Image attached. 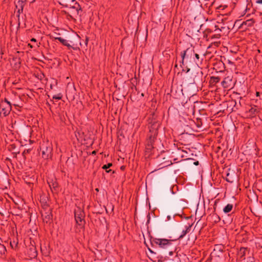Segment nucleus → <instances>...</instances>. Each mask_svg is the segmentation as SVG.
<instances>
[{"mask_svg": "<svg viewBox=\"0 0 262 262\" xmlns=\"http://www.w3.org/2000/svg\"><path fill=\"white\" fill-rule=\"evenodd\" d=\"M55 39L56 40H59L63 45L68 47L69 48H72L74 50H76L77 49V47H75V45L73 44L72 46L70 45L68 41L63 38H62L61 37H55Z\"/></svg>", "mask_w": 262, "mask_h": 262, "instance_id": "9d476101", "label": "nucleus"}, {"mask_svg": "<svg viewBox=\"0 0 262 262\" xmlns=\"http://www.w3.org/2000/svg\"><path fill=\"white\" fill-rule=\"evenodd\" d=\"M242 249H244H244H245V248H241V250H242Z\"/></svg>", "mask_w": 262, "mask_h": 262, "instance_id": "79ce46f5", "label": "nucleus"}, {"mask_svg": "<svg viewBox=\"0 0 262 262\" xmlns=\"http://www.w3.org/2000/svg\"><path fill=\"white\" fill-rule=\"evenodd\" d=\"M0 249L2 251H4L6 250L5 247L3 245H0Z\"/></svg>", "mask_w": 262, "mask_h": 262, "instance_id": "cd10ccee", "label": "nucleus"}, {"mask_svg": "<svg viewBox=\"0 0 262 262\" xmlns=\"http://www.w3.org/2000/svg\"><path fill=\"white\" fill-rule=\"evenodd\" d=\"M92 154L93 155H95L96 154V151L95 150H94L93 151H92Z\"/></svg>", "mask_w": 262, "mask_h": 262, "instance_id": "f704fd0d", "label": "nucleus"}, {"mask_svg": "<svg viewBox=\"0 0 262 262\" xmlns=\"http://www.w3.org/2000/svg\"><path fill=\"white\" fill-rule=\"evenodd\" d=\"M192 53H194V50L190 48H187L186 50L181 52V56L182 60L180 61V66L182 67V65L184 64V59L186 57H188L189 55H192Z\"/></svg>", "mask_w": 262, "mask_h": 262, "instance_id": "0eeeda50", "label": "nucleus"}, {"mask_svg": "<svg viewBox=\"0 0 262 262\" xmlns=\"http://www.w3.org/2000/svg\"><path fill=\"white\" fill-rule=\"evenodd\" d=\"M150 241L152 246H157L166 251L169 256L172 255L177 250V246L174 244L173 240L151 237Z\"/></svg>", "mask_w": 262, "mask_h": 262, "instance_id": "f257e3e1", "label": "nucleus"}, {"mask_svg": "<svg viewBox=\"0 0 262 262\" xmlns=\"http://www.w3.org/2000/svg\"><path fill=\"white\" fill-rule=\"evenodd\" d=\"M167 219L168 221H169V220H170L171 219V216L170 215H168L167 216Z\"/></svg>", "mask_w": 262, "mask_h": 262, "instance_id": "7c9ffc66", "label": "nucleus"}, {"mask_svg": "<svg viewBox=\"0 0 262 262\" xmlns=\"http://www.w3.org/2000/svg\"><path fill=\"white\" fill-rule=\"evenodd\" d=\"M222 85L224 88L230 89L233 87L234 82L232 81L231 77L227 76L222 82Z\"/></svg>", "mask_w": 262, "mask_h": 262, "instance_id": "6e6552de", "label": "nucleus"}, {"mask_svg": "<svg viewBox=\"0 0 262 262\" xmlns=\"http://www.w3.org/2000/svg\"><path fill=\"white\" fill-rule=\"evenodd\" d=\"M259 95H260V93H259V92H256V96H257V97H258V96H259Z\"/></svg>", "mask_w": 262, "mask_h": 262, "instance_id": "72a5a7b5", "label": "nucleus"}, {"mask_svg": "<svg viewBox=\"0 0 262 262\" xmlns=\"http://www.w3.org/2000/svg\"><path fill=\"white\" fill-rule=\"evenodd\" d=\"M31 41H34V42H35L36 40V39L33 38L31 39Z\"/></svg>", "mask_w": 262, "mask_h": 262, "instance_id": "473e14b6", "label": "nucleus"}, {"mask_svg": "<svg viewBox=\"0 0 262 262\" xmlns=\"http://www.w3.org/2000/svg\"><path fill=\"white\" fill-rule=\"evenodd\" d=\"M177 67H178L177 64H175V66H174V67H175V68H177Z\"/></svg>", "mask_w": 262, "mask_h": 262, "instance_id": "58836bf2", "label": "nucleus"}, {"mask_svg": "<svg viewBox=\"0 0 262 262\" xmlns=\"http://www.w3.org/2000/svg\"><path fill=\"white\" fill-rule=\"evenodd\" d=\"M31 249L32 250V254H31L32 257H36L37 255V251L36 250V248H31Z\"/></svg>", "mask_w": 262, "mask_h": 262, "instance_id": "aec40b11", "label": "nucleus"}, {"mask_svg": "<svg viewBox=\"0 0 262 262\" xmlns=\"http://www.w3.org/2000/svg\"><path fill=\"white\" fill-rule=\"evenodd\" d=\"M210 0H201V1L200 0L199 1V2L201 3V5H202V3H204V5L207 7H208V2Z\"/></svg>", "mask_w": 262, "mask_h": 262, "instance_id": "5701e85b", "label": "nucleus"}, {"mask_svg": "<svg viewBox=\"0 0 262 262\" xmlns=\"http://www.w3.org/2000/svg\"><path fill=\"white\" fill-rule=\"evenodd\" d=\"M226 180L227 182L232 183L234 181V178L232 176V173L228 172L226 174Z\"/></svg>", "mask_w": 262, "mask_h": 262, "instance_id": "2eb2a0df", "label": "nucleus"}, {"mask_svg": "<svg viewBox=\"0 0 262 262\" xmlns=\"http://www.w3.org/2000/svg\"><path fill=\"white\" fill-rule=\"evenodd\" d=\"M5 160L6 161H11L10 159H9V158H7Z\"/></svg>", "mask_w": 262, "mask_h": 262, "instance_id": "c9c22d12", "label": "nucleus"}, {"mask_svg": "<svg viewBox=\"0 0 262 262\" xmlns=\"http://www.w3.org/2000/svg\"><path fill=\"white\" fill-rule=\"evenodd\" d=\"M220 80V78L219 77H214L212 76L210 79V83L213 84H215L219 82Z\"/></svg>", "mask_w": 262, "mask_h": 262, "instance_id": "dca6fc26", "label": "nucleus"}, {"mask_svg": "<svg viewBox=\"0 0 262 262\" xmlns=\"http://www.w3.org/2000/svg\"><path fill=\"white\" fill-rule=\"evenodd\" d=\"M177 152H178V154L180 155L181 156V157L183 158L184 157V155H183V152H186L183 150H180L179 149H178Z\"/></svg>", "mask_w": 262, "mask_h": 262, "instance_id": "393cba45", "label": "nucleus"}, {"mask_svg": "<svg viewBox=\"0 0 262 262\" xmlns=\"http://www.w3.org/2000/svg\"><path fill=\"white\" fill-rule=\"evenodd\" d=\"M192 225L188 224V225H186L185 226V230L186 231V232L188 233L191 230Z\"/></svg>", "mask_w": 262, "mask_h": 262, "instance_id": "4be33fe9", "label": "nucleus"}, {"mask_svg": "<svg viewBox=\"0 0 262 262\" xmlns=\"http://www.w3.org/2000/svg\"><path fill=\"white\" fill-rule=\"evenodd\" d=\"M199 161H196V162H194V164L195 165H199Z\"/></svg>", "mask_w": 262, "mask_h": 262, "instance_id": "2f4dec72", "label": "nucleus"}, {"mask_svg": "<svg viewBox=\"0 0 262 262\" xmlns=\"http://www.w3.org/2000/svg\"><path fill=\"white\" fill-rule=\"evenodd\" d=\"M211 220L212 222L214 223H217L220 222L221 218L219 216V215L213 212L210 216Z\"/></svg>", "mask_w": 262, "mask_h": 262, "instance_id": "9b49d317", "label": "nucleus"}, {"mask_svg": "<svg viewBox=\"0 0 262 262\" xmlns=\"http://www.w3.org/2000/svg\"><path fill=\"white\" fill-rule=\"evenodd\" d=\"M41 203H42V207L45 209L47 208L48 207V205L47 204L46 202H42Z\"/></svg>", "mask_w": 262, "mask_h": 262, "instance_id": "bb28decb", "label": "nucleus"}, {"mask_svg": "<svg viewBox=\"0 0 262 262\" xmlns=\"http://www.w3.org/2000/svg\"><path fill=\"white\" fill-rule=\"evenodd\" d=\"M198 77H199V75L195 76V77L194 78L192 84L196 85L198 82H201L202 80H200Z\"/></svg>", "mask_w": 262, "mask_h": 262, "instance_id": "a211bd4d", "label": "nucleus"}, {"mask_svg": "<svg viewBox=\"0 0 262 262\" xmlns=\"http://www.w3.org/2000/svg\"><path fill=\"white\" fill-rule=\"evenodd\" d=\"M175 215H180V214L179 213L175 214L173 216V218L174 217Z\"/></svg>", "mask_w": 262, "mask_h": 262, "instance_id": "4c0bfd02", "label": "nucleus"}, {"mask_svg": "<svg viewBox=\"0 0 262 262\" xmlns=\"http://www.w3.org/2000/svg\"><path fill=\"white\" fill-rule=\"evenodd\" d=\"M256 3L258 4H262V0H257L256 1Z\"/></svg>", "mask_w": 262, "mask_h": 262, "instance_id": "c756f323", "label": "nucleus"}, {"mask_svg": "<svg viewBox=\"0 0 262 262\" xmlns=\"http://www.w3.org/2000/svg\"><path fill=\"white\" fill-rule=\"evenodd\" d=\"M193 53L194 54V56H195V58L196 59V60H195V62H198V61H199V59H200V56H199V55L198 54H197V53H194H194Z\"/></svg>", "mask_w": 262, "mask_h": 262, "instance_id": "a878e982", "label": "nucleus"}, {"mask_svg": "<svg viewBox=\"0 0 262 262\" xmlns=\"http://www.w3.org/2000/svg\"><path fill=\"white\" fill-rule=\"evenodd\" d=\"M189 70H190V69H188L187 70V72H188Z\"/></svg>", "mask_w": 262, "mask_h": 262, "instance_id": "a19ab883", "label": "nucleus"}, {"mask_svg": "<svg viewBox=\"0 0 262 262\" xmlns=\"http://www.w3.org/2000/svg\"><path fill=\"white\" fill-rule=\"evenodd\" d=\"M81 11V9L80 6L79 4L76 3L74 6L70 7L68 11H65V13L68 16L73 18L74 17H77Z\"/></svg>", "mask_w": 262, "mask_h": 262, "instance_id": "423d86ee", "label": "nucleus"}, {"mask_svg": "<svg viewBox=\"0 0 262 262\" xmlns=\"http://www.w3.org/2000/svg\"><path fill=\"white\" fill-rule=\"evenodd\" d=\"M112 166V163H109L107 164L104 165L102 166V169H105L106 170V172L108 173L110 171H111L112 170L111 169L107 170V169L109 168L110 167H111Z\"/></svg>", "mask_w": 262, "mask_h": 262, "instance_id": "f3484780", "label": "nucleus"}, {"mask_svg": "<svg viewBox=\"0 0 262 262\" xmlns=\"http://www.w3.org/2000/svg\"><path fill=\"white\" fill-rule=\"evenodd\" d=\"M205 31L208 33H210L212 32L211 30L210 29H209V28H207L205 30Z\"/></svg>", "mask_w": 262, "mask_h": 262, "instance_id": "c85d7f7f", "label": "nucleus"}, {"mask_svg": "<svg viewBox=\"0 0 262 262\" xmlns=\"http://www.w3.org/2000/svg\"><path fill=\"white\" fill-rule=\"evenodd\" d=\"M233 208V205L231 204H227L223 209V211L225 213L230 212Z\"/></svg>", "mask_w": 262, "mask_h": 262, "instance_id": "4468645a", "label": "nucleus"}, {"mask_svg": "<svg viewBox=\"0 0 262 262\" xmlns=\"http://www.w3.org/2000/svg\"><path fill=\"white\" fill-rule=\"evenodd\" d=\"M259 113L258 108L257 106H254L251 107L249 110L246 112V115L247 117L253 118L255 117Z\"/></svg>", "mask_w": 262, "mask_h": 262, "instance_id": "1a4fd4ad", "label": "nucleus"}, {"mask_svg": "<svg viewBox=\"0 0 262 262\" xmlns=\"http://www.w3.org/2000/svg\"><path fill=\"white\" fill-rule=\"evenodd\" d=\"M159 127V124H152L149 128V133L147 135L148 137V141H147V145L148 146H152V144L154 142L155 140L156 139L158 130V128Z\"/></svg>", "mask_w": 262, "mask_h": 262, "instance_id": "7ed1b4c3", "label": "nucleus"}, {"mask_svg": "<svg viewBox=\"0 0 262 262\" xmlns=\"http://www.w3.org/2000/svg\"><path fill=\"white\" fill-rule=\"evenodd\" d=\"M149 250L150 252H152V251H151L150 249H149Z\"/></svg>", "mask_w": 262, "mask_h": 262, "instance_id": "37998d69", "label": "nucleus"}, {"mask_svg": "<svg viewBox=\"0 0 262 262\" xmlns=\"http://www.w3.org/2000/svg\"><path fill=\"white\" fill-rule=\"evenodd\" d=\"M20 9H18V13H20Z\"/></svg>", "mask_w": 262, "mask_h": 262, "instance_id": "ea45409f", "label": "nucleus"}, {"mask_svg": "<svg viewBox=\"0 0 262 262\" xmlns=\"http://www.w3.org/2000/svg\"><path fill=\"white\" fill-rule=\"evenodd\" d=\"M40 149L41 157L44 159H48L52 157L53 150L52 144L49 141H43L40 144Z\"/></svg>", "mask_w": 262, "mask_h": 262, "instance_id": "f03ea898", "label": "nucleus"}, {"mask_svg": "<svg viewBox=\"0 0 262 262\" xmlns=\"http://www.w3.org/2000/svg\"><path fill=\"white\" fill-rule=\"evenodd\" d=\"M48 183L51 189H54V190H56L58 186V184L56 180H52L48 181Z\"/></svg>", "mask_w": 262, "mask_h": 262, "instance_id": "f8f14e48", "label": "nucleus"}, {"mask_svg": "<svg viewBox=\"0 0 262 262\" xmlns=\"http://www.w3.org/2000/svg\"><path fill=\"white\" fill-rule=\"evenodd\" d=\"M75 220L77 224L79 226H83L85 223L84 213L80 208L75 210L74 212Z\"/></svg>", "mask_w": 262, "mask_h": 262, "instance_id": "39448f33", "label": "nucleus"}, {"mask_svg": "<svg viewBox=\"0 0 262 262\" xmlns=\"http://www.w3.org/2000/svg\"><path fill=\"white\" fill-rule=\"evenodd\" d=\"M188 233L187 232H186V231H185V229H184L182 232V233L179 236V238H183L185 236V235Z\"/></svg>", "mask_w": 262, "mask_h": 262, "instance_id": "b1692460", "label": "nucleus"}, {"mask_svg": "<svg viewBox=\"0 0 262 262\" xmlns=\"http://www.w3.org/2000/svg\"><path fill=\"white\" fill-rule=\"evenodd\" d=\"M11 105L7 99L0 103V115L3 117L8 116L11 111Z\"/></svg>", "mask_w": 262, "mask_h": 262, "instance_id": "20e7f679", "label": "nucleus"}, {"mask_svg": "<svg viewBox=\"0 0 262 262\" xmlns=\"http://www.w3.org/2000/svg\"><path fill=\"white\" fill-rule=\"evenodd\" d=\"M248 262H253V261H248Z\"/></svg>", "mask_w": 262, "mask_h": 262, "instance_id": "c03bdc74", "label": "nucleus"}, {"mask_svg": "<svg viewBox=\"0 0 262 262\" xmlns=\"http://www.w3.org/2000/svg\"><path fill=\"white\" fill-rule=\"evenodd\" d=\"M42 216H44L43 219L44 222L46 223L49 222L51 220L52 216L50 210L49 212H46L45 215H42Z\"/></svg>", "mask_w": 262, "mask_h": 262, "instance_id": "ddd939ff", "label": "nucleus"}, {"mask_svg": "<svg viewBox=\"0 0 262 262\" xmlns=\"http://www.w3.org/2000/svg\"><path fill=\"white\" fill-rule=\"evenodd\" d=\"M62 98V95L61 94H58L57 95H54L53 97V99L60 100Z\"/></svg>", "mask_w": 262, "mask_h": 262, "instance_id": "412c9836", "label": "nucleus"}, {"mask_svg": "<svg viewBox=\"0 0 262 262\" xmlns=\"http://www.w3.org/2000/svg\"><path fill=\"white\" fill-rule=\"evenodd\" d=\"M196 125L198 128H200L202 125V122L201 119H197L195 122Z\"/></svg>", "mask_w": 262, "mask_h": 262, "instance_id": "6ab92c4d", "label": "nucleus"}, {"mask_svg": "<svg viewBox=\"0 0 262 262\" xmlns=\"http://www.w3.org/2000/svg\"><path fill=\"white\" fill-rule=\"evenodd\" d=\"M193 108H194V106H193L192 105L191 106V110L192 112H193Z\"/></svg>", "mask_w": 262, "mask_h": 262, "instance_id": "e433bc0d", "label": "nucleus"}]
</instances>
